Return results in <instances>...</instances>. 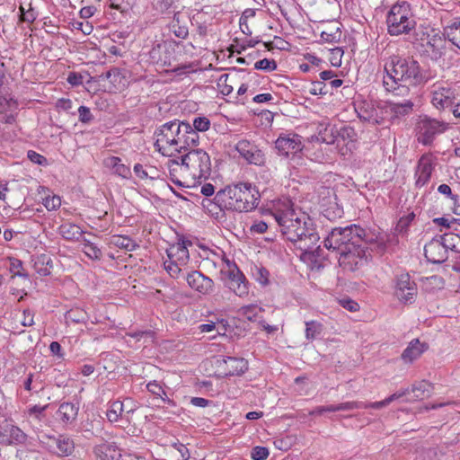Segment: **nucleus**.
Wrapping results in <instances>:
<instances>
[{
  "label": "nucleus",
  "mask_w": 460,
  "mask_h": 460,
  "mask_svg": "<svg viewBox=\"0 0 460 460\" xmlns=\"http://www.w3.org/2000/svg\"><path fill=\"white\" fill-rule=\"evenodd\" d=\"M293 206L288 198H282L273 200L268 211L287 240L304 253H314L320 248L314 224L307 214L296 211Z\"/></svg>",
  "instance_id": "obj_1"
},
{
  "label": "nucleus",
  "mask_w": 460,
  "mask_h": 460,
  "mask_svg": "<svg viewBox=\"0 0 460 460\" xmlns=\"http://www.w3.org/2000/svg\"><path fill=\"white\" fill-rule=\"evenodd\" d=\"M384 69V87L394 96H408L411 87L426 82L419 62L411 57L393 54L385 59Z\"/></svg>",
  "instance_id": "obj_2"
},
{
  "label": "nucleus",
  "mask_w": 460,
  "mask_h": 460,
  "mask_svg": "<svg viewBox=\"0 0 460 460\" xmlns=\"http://www.w3.org/2000/svg\"><path fill=\"white\" fill-rule=\"evenodd\" d=\"M260 193L251 183H238L227 186L218 190L214 198V202L205 199L202 202L212 215H218L224 209H231L239 212H248L258 205Z\"/></svg>",
  "instance_id": "obj_3"
},
{
  "label": "nucleus",
  "mask_w": 460,
  "mask_h": 460,
  "mask_svg": "<svg viewBox=\"0 0 460 460\" xmlns=\"http://www.w3.org/2000/svg\"><path fill=\"white\" fill-rule=\"evenodd\" d=\"M378 237L367 234L365 229L357 225H350L345 227L333 228L324 240V246L328 250L341 252L355 247L362 246L364 243L378 242Z\"/></svg>",
  "instance_id": "obj_4"
},
{
  "label": "nucleus",
  "mask_w": 460,
  "mask_h": 460,
  "mask_svg": "<svg viewBox=\"0 0 460 460\" xmlns=\"http://www.w3.org/2000/svg\"><path fill=\"white\" fill-rule=\"evenodd\" d=\"M386 25L391 36L410 33L416 26L411 5L404 1L394 4L387 13Z\"/></svg>",
  "instance_id": "obj_5"
},
{
  "label": "nucleus",
  "mask_w": 460,
  "mask_h": 460,
  "mask_svg": "<svg viewBox=\"0 0 460 460\" xmlns=\"http://www.w3.org/2000/svg\"><path fill=\"white\" fill-rule=\"evenodd\" d=\"M182 158L194 186L200 180L208 178L211 172V161L207 152L193 149L182 155Z\"/></svg>",
  "instance_id": "obj_6"
},
{
  "label": "nucleus",
  "mask_w": 460,
  "mask_h": 460,
  "mask_svg": "<svg viewBox=\"0 0 460 460\" xmlns=\"http://www.w3.org/2000/svg\"><path fill=\"white\" fill-rule=\"evenodd\" d=\"M38 438L46 450L58 457H68L75 453V441L68 435L59 434L54 436L41 433L38 436Z\"/></svg>",
  "instance_id": "obj_7"
},
{
  "label": "nucleus",
  "mask_w": 460,
  "mask_h": 460,
  "mask_svg": "<svg viewBox=\"0 0 460 460\" xmlns=\"http://www.w3.org/2000/svg\"><path fill=\"white\" fill-rule=\"evenodd\" d=\"M175 130L174 121L166 122L156 129L155 146L163 155L172 156L177 153V141L173 137Z\"/></svg>",
  "instance_id": "obj_8"
},
{
  "label": "nucleus",
  "mask_w": 460,
  "mask_h": 460,
  "mask_svg": "<svg viewBox=\"0 0 460 460\" xmlns=\"http://www.w3.org/2000/svg\"><path fill=\"white\" fill-rule=\"evenodd\" d=\"M448 128V123L445 121L421 117L418 122V140L423 145H430L437 135L446 132Z\"/></svg>",
  "instance_id": "obj_9"
},
{
  "label": "nucleus",
  "mask_w": 460,
  "mask_h": 460,
  "mask_svg": "<svg viewBox=\"0 0 460 460\" xmlns=\"http://www.w3.org/2000/svg\"><path fill=\"white\" fill-rule=\"evenodd\" d=\"M394 293L401 303L412 304L415 301L418 288L408 273H401L395 278Z\"/></svg>",
  "instance_id": "obj_10"
},
{
  "label": "nucleus",
  "mask_w": 460,
  "mask_h": 460,
  "mask_svg": "<svg viewBox=\"0 0 460 460\" xmlns=\"http://www.w3.org/2000/svg\"><path fill=\"white\" fill-rule=\"evenodd\" d=\"M457 93L454 86L436 84L431 90V103L438 110L449 109L451 111Z\"/></svg>",
  "instance_id": "obj_11"
},
{
  "label": "nucleus",
  "mask_w": 460,
  "mask_h": 460,
  "mask_svg": "<svg viewBox=\"0 0 460 460\" xmlns=\"http://www.w3.org/2000/svg\"><path fill=\"white\" fill-rule=\"evenodd\" d=\"M227 265L226 286L239 297H246L249 294V288L245 276L235 264H231L227 261Z\"/></svg>",
  "instance_id": "obj_12"
},
{
  "label": "nucleus",
  "mask_w": 460,
  "mask_h": 460,
  "mask_svg": "<svg viewBox=\"0 0 460 460\" xmlns=\"http://www.w3.org/2000/svg\"><path fill=\"white\" fill-rule=\"evenodd\" d=\"M355 111L360 120L373 125H380L385 120V113L388 111L381 107H376L373 103L363 102L359 103Z\"/></svg>",
  "instance_id": "obj_13"
},
{
  "label": "nucleus",
  "mask_w": 460,
  "mask_h": 460,
  "mask_svg": "<svg viewBox=\"0 0 460 460\" xmlns=\"http://www.w3.org/2000/svg\"><path fill=\"white\" fill-rule=\"evenodd\" d=\"M167 167L170 179L174 184L187 188L194 187L182 157L181 162L174 159L169 160Z\"/></svg>",
  "instance_id": "obj_14"
},
{
  "label": "nucleus",
  "mask_w": 460,
  "mask_h": 460,
  "mask_svg": "<svg viewBox=\"0 0 460 460\" xmlns=\"http://www.w3.org/2000/svg\"><path fill=\"white\" fill-rule=\"evenodd\" d=\"M27 435L17 426L4 421L0 424V442L8 445L24 444Z\"/></svg>",
  "instance_id": "obj_15"
},
{
  "label": "nucleus",
  "mask_w": 460,
  "mask_h": 460,
  "mask_svg": "<svg viewBox=\"0 0 460 460\" xmlns=\"http://www.w3.org/2000/svg\"><path fill=\"white\" fill-rule=\"evenodd\" d=\"M235 149L249 164L262 165L265 162L262 152L248 140H240L236 144Z\"/></svg>",
  "instance_id": "obj_16"
},
{
  "label": "nucleus",
  "mask_w": 460,
  "mask_h": 460,
  "mask_svg": "<svg viewBox=\"0 0 460 460\" xmlns=\"http://www.w3.org/2000/svg\"><path fill=\"white\" fill-rule=\"evenodd\" d=\"M149 58L153 63L161 66H170L174 59L173 48L170 43H159L149 51Z\"/></svg>",
  "instance_id": "obj_17"
},
{
  "label": "nucleus",
  "mask_w": 460,
  "mask_h": 460,
  "mask_svg": "<svg viewBox=\"0 0 460 460\" xmlns=\"http://www.w3.org/2000/svg\"><path fill=\"white\" fill-rule=\"evenodd\" d=\"M279 153L283 155L296 154L303 148L301 137L296 134L281 135L275 142Z\"/></svg>",
  "instance_id": "obj_18"
},
{
  "label": "nucleus",
  "mask_w": 460,
  "mask_h": 460,
  "mask_svg": "<svg viewBox=\"0 0 460 460\" xmlns=\"http://www.w3.org/2000/svg\"><path fill=\"white\" fill-rule=\"evenodd\" d=\"M217 367L226 376H239L248 369V363L242 358L227 357L217 360Z\"/></svg>",
  "instance_id": "obj_19"
},
{
  "label": "nucleus",
  "mask_w": 460,
  "mask_h": 460,
  "mask_svg": "<svg viewBox=\"0 0 460 460\" xmlns=\"http://www.w3.org/2000/svg\"><path fill=\"white\" fill-rule=\"evenodd\" d=\"M364 257L365 247L362 245L355 247V249L341 252L340 253L339 263L346 270H355L363 263Z\"/></svg>",
  "instance_id": "obj_20"
},
{
  "label": "nucleus",
  "mask_w": 460,
  "mask_h": 460,
  "mask_svg": "<svg viewBox=\"0 0 460 460\" xmlns=\"http://www.w3.org/2000/svg\"><path fill=\"white\" fill-rule=\"evenodd\" d=\"M446 40L438 33L429 36L427 42L422 45L424 54L433 61L439 60L446 51Z\"/></svg>",
  "instance_id": "obj_21"
},
{
  "label": "nucleus",
  "mask_w": 460,
  "mask_h": 460,
  "mask_svg": "<svg viewBox=\"0 0 460 460\" xmlns=\"http://www.w3.org/2000/svg\"><path fill=\"white\" fill-rule=\"evenodd\" d=\"M424 254L427 260L434 264H439L447 261V252L439 236L434 237L424 246Z\"/></svg>",
  "instance_id": "obj_22"
},
{
  "label": "nucleus",
  "mask_w": 460,
  "mask_h": 460,
  "mask_svg": "<svg viewBox=\"0 0 460 460\" xmlns=\"http://www.w3.org/2000/svg\"><path fill=\"white\" fill-rule=\"evenodd\" d=\"M189 286L200 294L207 295L213 291V280L203 275L201 272L194 270L186 277Z\"/></svg>",
  "instance_id": "obj_23"
},
{
  "label": "nucleus",
  "mask_w": 460,
  "mask_h": 460,
  "mask_svg": "<svg viewBox=\"0 0 460 460\" xmlns=\"http://www.w3.org/2000/svg\"><path fill=\"white\" fill-rule=\"evenodd\" d=\"M433 172V165L431 159L429 156L422 155L419 160L417 169L415 172L416 181L415 185L421 188L426 185L430 180Z\"/></svg>",
  "instance_id": "obj_24"
},
{
  "label": "nucleus",
  "mask_w": 460,
  "mask_h": 460,
  "mask_svg": "<svg viewBox=\"0 0 460 460\" xmlns=\"http://www.w3.org/2000/svg\"><path fill=\"white\" fill-rule=\"evenodd\" d=\"M191 245L190 241H179L176 243L170 245L166 250L168 259L180 264H187L189 261L190 254L187 245Z\"/></svg>",
  "instance_id": "obj_25"
},
{
  "label": "nucleus",
  "mask_w": 460,
  "mask_h": 460,
  "mask_svg": "<svg viewBox=\"0 0 460 460\" xmlns=\"http://www.w3.org/2000/svg\"><path fill=\"white\" fill-rule=\"evenodd\" d=\"M181 131L184 134H182L181 141L177 142V153H180L182 149L196 146L199 141L198 132L192 128L190 123L182 121Z\"/></svg>",
  "instance_id": "obj_26"
},
{
  "label": "nucleus",
  "mask_w": 460,
  "mask_h": 460,
  "mask_svg": "<svg viewBox=\"0 0 460 460\" xmlns=\"http://www.w3.org/2000/svg\"><path fill=\"white\" fill-rule=\"evenodd\" d=\"M428 349L426 343H421L419 339H413L402 354V359L405 363H411Z\"/></svg>",
  "instance_id": "obj_27"
},
{
  "label": "nucleus",
  "mask_w": 460,
  "mask_h": 460,
  "mask_svg": "<svg viewBox=\"0 0 460 460\" xmlns=\"http://www.w3.org/2000/svg\"><path fill=\"white\" fill-rule=\"evenodd\" d=\"M118 451L114 443L104 442L93 447V454L100 460H115L119 456Z\"/></svg>",
  "instance_id": "obj_28"
},
{
  "label": "nucleus",
  "mask_w": 460,
  "mask_h": 460,
  "mask_svg": "<svg viewBox=\"0 0 460 460\" xmlns=\"http://www.w3.org/2000/svg\"><path fill=\"white\" fill-rule=\"evenodd\" d=\"M338 144L341 139L346 145V150L341 149V155H346L348 152H351L355 148L357 141V133L355 129L349 126L342 127L339 131Z\"/></svg>",
  "instance_id": "obj_29"
},
{
  "label": "nucleus",
  "mask_w": 460,
  "mask_h": 460,
  "mask_svg": "<svg viewBox=\"0 0 460 460\" xmlns=\"http://www.w3.org/2000/svg\"><path fill=\"white\" fill-rule=\"evenodd\" d=\"M79 407L77 404L72 402H64L62 403L58 411V418L64 423H71L73 422L78 414Z\"/></svg>",
  "instance_id": "obj_30"
},
{
  "label": "nucleus",
  "mask_w": 460,
  "mask_h": 460,
  "mask_svg": "<svg viewBox=\"0 0 460 460\" xmlns=\"http://www.w3.org/2000/svg\"><path fill=\"white\" fill-rule=\"evenodd\" d=\"M305 337L308 341H313L323 335L324 325L318 320L305 321Z\"/></svg>",
  "instance_id": "obj_31"
},
{
  "label": "nucleus",
  "mask_w": 460,
  "mask_h": 460,
  "mask_svg": "<svg viewBox=\"0 0 460 460\" xmlns=\"http://www.w3.org/2000/svg\"><path fill=\"white\" fill-rule=\"evenodd\" d=\"M58 233L66 240L77 241L84 234V231L77 225L66 222L59 226Z\"/></svg>",
  "instance_id": "obj_32"
},
{
  "label": "nucleus",
  "mask_w": 460,
  "mask_h": 460,
  "mask_svg": "<svg viewBox=\"0 0 460 460\" xmlns=\"http://www.w3.org/2000/svg\"><path fill=\"white\" fill-rule=\"evenodd\" d=\"M412 393L414 400H423L429 398L433 393V385L425 381H420L411 385L410 394Z\"/></svg>",
  "instance_id": "obj_33"
},
{
  "label": "nucleus",
  "mask_w": 460,
  "mask_h": 460,
  "mask_svg": "<svg viewBox=\"0 0 460 460\" xmlns=\"http://www.w3.org/2000/svg\"><path fill=\"white\" fill-rule=\"evenodd\" d=\"M104 164L107 167L112 168L115 174L122 177L128 178L131 174L129 167L121 164V159L117 156H111L105 159Z\"/></svg>",
  "instance_id": "obj_34"
},
{
  "label": "nucleus",
  "mask_w": 460,
  "mask_h": 460,
  "mask_svg": "<svg viewBox=\"0 0 460 460\" xmlns=\"http://www.w3.org/2000/svg\"><path fill=\"white\" fill-rule=\"evenodd\" d=\"M386 109L398 118L410 114L413 110V102L411 100H404L402 102H390Z\"/></svg>",
  "instance_id": "obj_35"
},
{
  "label": "nucleus",
  "mask_w": 460,
  "mask_h": 460,
  "mask_svg": "<svg viewBox=\"0 0 460 460\" xmlns=\"http://www.w3.org/2000/svg\"><path fill=\"white\" fill-rule=\"evenodd\" d=\"M443 35L449 42L460 49V21L444 28Z\"/></svg>",
  "instance_id": "obj_36"
},
{
  "label": "nucleus",
  "mask_w": 460,
  "mask_h": 460,
  "mask_svg": "<svg viewBox=\"0 0 460 460\" xmlns=\"http://www.w3.org/2000/svg\"><path fill=\"white\" fill-rule=\"evenodd\" d=\"M170 31L179 39H186L189 35L188 27L181 22L180 12L173 14L172 20L169 25Z\"/></svg>",
  "instance_id": "obj_37"
},
{
  "label": "nucleus",
  "mask_w": 460,
  "mask_h": 460,
  "mask_svg": "<svg viewBox=\"0 0 460 460\" xmlns=\"http://www.w3.org/2000/svg\"><path fill=\"white\" fill-rule=\"evenodd\" d=\"M447 252L452 251L460 253V235L453 233L439 235Z\"/></svg>",
  "instance_id": "obj_38"
},
{
  "label": "nucleus",
  "mask_w": 460,
  "mask_h": 460,
  "mask_svg": "<svg viewBox=\"0 0 460 460\" xmlns=\"http://www.w3.org/2000/svg\"><path fill=\"white\" fill-rule=\"evenodd\" d=\"M111 243L126 251H134L138 246L134 240L126 235H113Z\"/></svg>",
  "instance_id": "obj_39"
},
{
  "label": "nucleus",
  "mask_w": 460,
  "mask_h": 460,
  "mask_svg": "<svg viewBox=\"0 0 460 460\" xmlns=\"http://www.w3.org/2000/svg\"><path fill=\"white\" fill-rule=\"evenodd\" d=\"M124 412V402L120 401H114L110 403L106 411V416L109 421L117 422Z\"/></svg>",
  "instance_id": "obj_40"
},
{
  "label": "nucleus",
  "mask_w": 460,
  "mask_h": 460,
  "mask_svg": "<svg viewBox=\"0 0 460 460\" xmlns=\"http://www.w3.org/2000/svg\"><path fill=\"white\" fill-rule=\"evenodd\" d=\"M341 38V28L337 25H331L321 32L322 40L328 43L339 42Z\"/></svg>",
  "instance_id": "obj_41"
},
{
  "label": "nucleus",
  "mask_w": 460,
  "mask_h": 460,
  "mask_svg": "<svg viewBox=\"0 0 460 460\" xmlns=\"http://www.w3.org/2000/svg\"><path fill=\"white\" fill-rule=\"evenodd\" d=\"M83 252L92 260H100L102 256L101 249L85 238L83 239Z\"/></svg>",
  "instance_id": "obj_42"
},
{
  "label": "nucleus",
  "mask_w": 460,
  "mask_h": 460,
  "mask_svg": "<svg viewBox=\"0 0 460 460\" xmlns=\"http://www.w3.org/2000/svg\"><path fill=\"white\" fill-rule=\"evenodd\" d=\"M164 270L172 278L177 279L181 272V267L183 266V264L176 263L175 261L168 259L164 262Z\"/></svg>",
  "instance_id": "obj_43"
},
{
  "label": "nucleus",
  "mask_w": 460,
  "mask_h": 460,
  "mask_svg": "<svg viewBox=\"0 0 460 460\" xmlns=\"http://www.w3.org/2000/svg\"><path fill=\"white\" fill-rule=\"evenodd\" d=\"M261 311L255 305H248L240 308V314L249 321H255L258 312Z\"/></svg>",
  "instance_id": "obj_44"
},
{
  "label": "nucleus",
  "mask_w": 460,
  "mask_h": 460,
  "mask_svg": "<svg viewBox=\"0 0 460 460\" xmlns=\"http://www.w3.org/2000/svg\"><path fill=\"white\" fill-rule=\"evenodd\" d=\"M367 405L363 402H346L335 405L336 411H352L355 409H367Z\"/></svg>",
  "instance_id": "obj_45"
},
{
  "label": "nucleus",
  "mask_w": 460,
  "mask_h": 460,
  "mask_svg": "<svg viewBox=\"0 0 460 460\" xmlns=\"http://www.w3.org/2000/svg\"><path fill=\"white\" fill-rule=\"evenodd\" d=\"M191 127L196 132H205L208 130L210 127V120L207 117H196L193 119Z\"/></svg>",
  "instance_id": "obj_46"
},
{
  "label": "nucleus",
  "mask_w": 460,
  "mask_h": 460,
  "mask_svg": "<svg viewBox=\"0 0 460 460\" xmlns=\"http://www.w3.org/2000/svg\"><path fill=\"white\" fill-rule=\"evenodd\" d=\"M343 54L344 50L341 48H334L330 49L329 61L332 64V66L336 67L341 66Z\"/></svg>",
  "instance_id": "obj_47"
},
{
  "label": "nucleus",
  "mask_w": 460,
  "mask_h": 460,
  "mask_svg": "<svg viewBox=\"0 0 460 460\" xmlns=\"http://www.w3.org/2000/svg\"><path fill=\"white\" fill-rule=\"evenodd\" d=\"M424 284L426 288L441 289L444 287V279L440 276L433 275L426 278Z\"/></svg>",
  "instance_id": "obj_48"
},
{
  "label": "nucleus",
  "mask_w": 460,
  "mask_h": 460,
  "mask_svg": "<svg viewBox=\"0 0 460 460\" xmlns=\"http://www.w3.org/2000/svg\"><path fill=\"white\" fill-rule=\"evenodd\" d=\"M254 68L271 72L277 69V64L273 59L263 58L255 62Z\"/></svg>",
  "instance_id": "obj_49"
},
{
  "label": "nucleus",
  "mask_w": 460,
  "mask_h": 460,
  "mask_svg": "<svg viewBox=\"0 0 460 460\" xmlns=\"http://www.w3.org/2000/svg\"><path fill=\"white\" fill-rule=\"evenodd\" d=\"M19 10L21 13L20 21L31 23L36 20V13L34 10L31 8V4L29 5V9L27 10L24 8L23 5H20Z\"/></svg>",
  "instance_id": "obj_50"
},
{
  "label": "nucleus",
  "mask_w": 460,
  "mask_h": 460,
  "mask_svg": "<svg viewBox=\"0 0 460 460\" xmlns=\"http://www.w3.org/2000/svg\"><path fill=\"white\" fill-rule=\"evenodd\" d=\"M414 218L415 214L413 212H411L406 216L402 217L396 225V231L400 233L405 232Z\"/></svg>",
  "instance_id": "obj_51"
},
{
  "label": "nucleus",
  "mask_w": 460,
  "mask_h": 460,
  "mask_svg": "<svg viewBox=\"0 0 460 460\" xmlns=\"http://www.w3.org/2000/svg\"><path fill=\"white\" fill-rule=\"evenodd\" d=\"M43 205L49 211L56 210L61 205L60 197L57 195L48 196L43 199Z\"/></svg>",
  "instance_id": "obj_52"
},
{
  "label": "nucleus",
  "mask_w": 460,
  "mask_h": 460,
  "mask_svg": "<svg viewBox=\"0 0 460 460\" xmlns=\"http://www.w3.org/2000/svg\"><path fill=\"white\" fill-rule=\"evenodd\" d=\"M174 0H154L153 5L158 12L165 13L171 9Z\"/></svg>",
  "instance_id": "obj_53"
},
{
  "label": "nucleus",
  "mask_w": 460,
  "mask_h": 460,
  "mask_svg": "<svg viewBox=\"0 0 460 460\" xmlns=\"http://www.w3.org/2000/svg\"><path fill=\"white\" fill-rule=\"evenodd\" d=\"M269 450L264 447H255L252 448L251 457L253 460H265L269 456Z\"/></svg>",
  "instance_id": "obj_54"
},
{
  "label": "nucleus",
  "mask_w": 460,
  "mask_h": 460,
  "mask_svg": "<svg viewBox=\"0 0 460 460\" xmlns=\"http://www.w3.org/2000/svg\"><path fill=\"white\" fill-rule=\"evenodd\" d=\"M23 386H24V389L27 390V391H34L36 393L40 392L42 390V386L40 384H33V375L32 374H30L28 376V377L24 380V383H23Z\"/></svg>",
  "instance_id": "obj_55"
},
{
  "label": "nucleus",
  "mask_w": 460,
  "mask_h": 460,
  "mask_svg": "<svg viewBox=\"0 0 460 460\" xmlns=\"http://www.w3.org/2000/svg\"><path fill=\"white\" fill-rule=\"evenodd\" d=\"M79 120L82 123H89L93 120V117L89 108L85 106H80L78 109Z\"/></svg>",
  "instance_id": "obj_56"
},
{
  "label": "nucleus",
  "mask_w": 460,
  "mask_h": 460,
  "mask_svg": "<svg viewBox=\"0 0 460 460\" xmlns=\"http://www.w3.org/2000/svg\"><path fill=\"white\" fill-rule=\"evenodd\" d=\"M146 388L151 394H153L156 396H159L160 398L164 400L163 395H165V392L164 391L163 387L157 382L154 381V382L148 383L146 385Z\"/></svg>",
  "instance_id": "obj_57"
},
{
  "label": "nucleus",
  "mask_w": 460,
  "mask_h": 460,
  "mask_svg": "<svg viewBox=\"0 0 460 460\" xmlns=\"http://www.w3.org/2000/svg\"><path fill=\"white\" fill-rule=\"evenodd\" d=\"M325 88V84H323L322 82H314L312 83V85L309 89V93L313 95H317V94H326L327 92L324 90Z\"/></svg>",
  "instance_id": "obj_58"
},
{
  "label": "nucleus",
  "mask_w": 460,
  "mask_h": 460,
  "mask_svg": "<svg viewBox=\"0 0 460 460\" xmlns=\"http://www.w3.org/2000/svg\"><path fill=\"white\" fill-rule=\"evenodd\" d=\"M438 191L451 200L456 201L457 199V195L452 193V190L447 184H440L438 188Z\"/></svg>",
  "instance_id": "obj_59"
},
{
  "label": "nucleus",
  "mask_w": 460,
  "mask_h": 460,
  "mask_svg": "<svg viewBox=\"0 0 460 460\" xmlns=\"http://www.w3.org/2000/svg\"><path fill=\"white\" fill-rule=\"evenodd\" d=\"M27 156L32 163L37 164L41 165L47 163V159L43 155L32 150L28 151Z\"/></svg>",
  "instance_id": "obj_60"
},
{
  "label": "nucleus",
  "mask_w": 460,
  "mask_h": 460,
  "mask_svg": "<svg viewBox=\"0 0 460 460\" xmlns=\"http://www.w3.org/2000/svg\"><path fill=\"white\" fill-rule=\"evenodd\" d=\"M194 71L195 70L193 69V67L190 64L179 66H176L172 69V73H174L176 75H179V76L187 75V74H189L190 72H194Z\"/></svg>",
  "instance_id": "obj_61"
},
{
  "label": "nucleus",
  "mask_w": 460,
  "mask_h": 460,
  "mask_svg": "<svg viewBox=\"0 0 460 460\" xmlns=\"http://www.w3.org/2000/svg\"><path fill=\"white\" fill-rule=\"evenodd\" d=\"M267 229L268 223H266L265 221L254 222L250 228L251 232L257 234H263L267 231Z\"/></svg>",
  "instance_id": "obj_62"
},
{
  "label": "nucleus",
  "mask_w": 460,
  "mask_h": 460,
  "mask_svg": "<svg viewBox=\"0 0 460 460\" xmlns=\"http://www.w3.org/2000/svg\"><path fill=\"white\" fill-rule=\"evenodd\" d=\"M341 305L349 312H356L359 309V305L357 302L351 299H342L340 301Z\"/></svg>",
  "instance_id": "obj_63"
},
{
  "label": "nucleus",
  "mask_w": 460,
  "mask_h": 460,
  "mask_svg": "<svg viewBox=\"0 0 460 460\" xmlns=\"http://www.w3.org/2000/svg\"><path fill=\"white\" fill-rule=\"evenodd\" d=\"M134 172L136 175L141 180L151 178L154 179V176L149 175V173L144 169L143 165L140 164H136L134 166Z\"/></svg>",
  "instance_id": "obj_64"
}]
</instances>
